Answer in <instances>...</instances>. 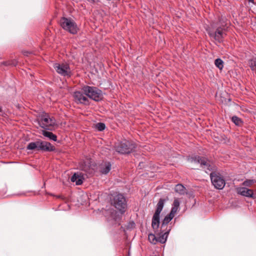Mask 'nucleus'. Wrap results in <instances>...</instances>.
Returning a JSON list of instances; mask_svg holds the SVG:
<instances>
[{
    "label": "nucleus",
    "mask_w": 256,
    "mask_h": 256,
    "mask_svg": "<svg viewBox=\"0 0 256 256\" xmlns=\"http://www.w3.org/2000/svg\"><path fill=\"white\" fill-rule=\"evenodd\" d=\"M193 160L195 162L200 164L201 167L206 173L212 172L210 174V179L212 183L215 188L218 190H222L224 188L226 184L225 180L220 174L214 172L216 167L212 162L200 156L195 158L194 159L193 158Z\"/></svg>",
    "instance_id": "nucleus-1"
},
{
    "label": "nucleus",
    "mask_w": 256,
    "mask_h": 256,
    "mask_svg": "<svg viewBox=\"0 0 256 256\" xmlns=\"http://www.w3.org/2000/svg\"><path fill=\"white\" fill-rule=\"evenodd\" d=\"M82 90L87 96L95 101H99L102 98V91L96 87L84 86Z\"/></svg>",
    "instance_id": "nucleus-2"
},
{
    "label": "nucleus",
    "mask_w": 256,
    "mask_h": 256,
    "mask_svg": "<svg viewBox=\"0 0 256 256\" xmlns=\"http://www.w3.org/2000/svg\"><path fill=\"white\" fill-rule=\"evenodd\" d=\"M165 200L160 198L156 206V212L153 216L152 222V226L154 232L158 231L160 226V216L161 212L164 208Z\"/></svg>",
    "instance_id": "nucleus-3"
},
{
    "label": "nucleus",
    "mask_w": 256,
    "mask_h": 256,
    "mask_svg": "<svg viewBox=\"0 0 256 256\" xmlns=\"http://www.w3.org/2000/svg\"><path fill=\"white\" fill-rule=\"evenodd\" d=\"M38 122L40 126L48 130H52V128L56 124L55 118L48 114L42 116L38 119Z\"/></svg>",
    "instance_id": "nucleus-4"
},
{
    "label": "nucleus",
    "mask_w": 256,
    "mask_h": 256,
    "mask_svg": "<svg viewBox=\"0 0 256 256\" xmlns=\"http://www.w3.org/2000/svg\"><path fill=\"white\" fill-rule=\"evenodd\" d=\"M112 204L123 214L126 208V202L125 198L122 194H116L112 200Z\"/></svg>",
    "instance_id": "nucleus-5"
},
{
    "label": "nucleus",
    "mask_w": 256,
    "mask_h": 256,
    "mask_svg": "<svg viewBox=\"0 0 256 256\" xmlns=\"http://www.w3.org/2000/svg\"><path fill=\"white\" fill-rule=\"evenodd\" d=\"M134 148V144L126 140L118 143L115 146L116 150L122 154H129Z\"/></svg>",
    "instance_id": "nucleus-6"
},
{
    "label": "nucleus",
    "mask_w": 256,
    "mask_h": 256,
    "mask_svg": "<svg viewBox=\"0 0 256 256\" xmlns=\"http://www.w3.org/2000/svg\"><path fill=\"white\" fill-rule=\"evenodd\" d=\"M61 26L72 34L77 32L78 28L75 22L70 18H62L60 20Z\"/></svg>",
    "instance_id": "nucleus-7"
},
{
    "label": "nucleus",
    "mask_w": 256,
    "mask_h": 256,
    "mask_svg": "<svg viewBox=\"0 0 256 256\" xmlns=\"http://www.w3.org/2000/svg\"><path fill=\"white\" fill-rule=\"evenodd\" d=\"M53 66L56 72L61 76L67 77L71 76L72 71L68 64L55 63Z\"/></svg>",
    "instance_id": "nucleus-8"
},
{
    "label": "nucleus",
    "mask_w": 256,
    "mask_h": 256,
    "mask_svg": "<svg viewBox=\"0 0 256 256\" xmlns=\"http://www.w3.org/2000/svg\"><path fill=\"white\" fill-rule=\"evenodd\" d=\"M226 26V24L225 25L222 24V27H218L214 32L211 31L208 32L209 36L213 38L218 42H222L224 36H226V29L225 28Z\"/></svg>",
    "instance_id": "nucleus-9"
},
{
    "label": "nucleus",
    "mask_w": 256,
    "mask_h": 256,
    "mask_svg": "<svg viewBox=\"0 0 256 256\" xmlns=\"http://www.w3.org/2000/svg\"><path fill=\"white\" fill-rule=\"evenodd\" d=\"M74 97L75 102L77 103L86 104L88 103V100L87 96L84 95V94L80 92H76L74 94Z\"/></svg>",
    "instance_id": "nucleus-10"
},
{
    "label": "nucleus",
    "mask_w": 256,
    "mask_h": 256,
    "mask_svg": "<svg viewBox=\"0 0 256 256\" xmlns=\"http://www.w3.org/2000/svg\"><path fill=\"white\" fill-rule=\"evenodd\" d=\"M236 192L238 194L244 196L254 198V192L252 190L248 189L245 187L236 188Z\"/></svg>",
    "instance_id": "nucleus-11"
},
{
    "label": "nucleus",
    "mask_w": 256,
    "mask_h": 256,
    "mask_svg": "<svg viewBox=\"0 0 256 256\" xmlns=\"http://www.w3.org/2000/svg\"><path fill=\"white\" fill-rule=\"evenodd\" d=\"M46 152H52L55 150L54 146L46 142H40L39 150Z\"/></svg>",
    "instance_id": "nucleus-12"
},
{
    "label": "nucleus",
    "mask_w": 256,
    "mask_h": 256,
    "mask_svg": "<svg viewBox=\"0 0 256 256\" xmlns=\"http://www.w3.org/2000/svg\"><path fill=\"white\" fill-rule=\"evenodd\" d=\"M71 181L76 182V185H80L82 184L84 178L81 173H74L71 178Z\"/></svg>",
    "instance_id": "nucleus-13"
},
{
    "label": "nucleus",
    "mask_w": 256,
    "mask_h": 256,
    "mask_svg": "<svg viewBox=\"0 0 256 256\" xmlns=\"http://www.w3.org/2000/svg\"><path fill=\"white\" fill-rule=\"evenodd\" d=\"M170 230V228L166 232H164V231H162L161 232V234L158 237H157L158 242H159L161 244H164L166 241L168 236V234Z\"/></svg>",
    "instance_id": "nucleus-14"
},
{
    "label": "nucleus",
    "mask_w": 256,
    "mask_h": 256,
    "mask_svg": "<svg viewBox=\"0 0 256 256\" xmlns=\"http://www.w3.org/2000/svg\"><path fill=\"white\" fill-rule=\"evenodd\" d=\"M111 169V164L109 162L102 163L100 166V172L102 174H107Z\"/></svg>",
    "instance_id": "nucleus-15"
},
{
    "label": "nucleus",
    "mask_w": 256,
    "mask_h": 256,
    "mask_svg": "<svg viewBox=\"0 0 256 256\" xmlns=\"http://www.w3.org/2000/svg\"><path fill=\"white\" fill-rule=\"evenodd\" d=\"M180 204V203L179 200L178 198H175L172 204L171 211L170 212L171 215L175 216L176 214L179 209Z\"/></svg>",
    "instance_id": "nucleus-16"
},
{
    "label": "nucleus",
    "mask_w": 256,
    "mask_h": 256,
    "mask_svg": "<svg viewBox=\"0 0 256 256\" xmlns=\"http://www.w3.org/2000/svg\"><path fill=\"white\" fill-rule=\"evenodd\" d=\"M42 134L48 138L50 140H52L54 142L57 140V136L53 133L46 130H42Z\"/></svg>",
    "instance_id": "nucleus-17"
},
{
    "label": "nucleus",
    "mask_w": 256,
    "mask_h": 256,
    "mask_svg": "<svg viewBox=\"0 0 256 256\" xmlns=\"http://www.w3.org/2000/svg\"><path fill=\"white\" fill-rule=\"evenodd\" d=\"M40 142H32L28 144L26 148L30 150H39Z\"/></svg>",
    "instance_id": "nucleus-18"
},
{
    "label": "nucleus",
    "mask_w": 256,
    "mask_h": 256,
    "mask_svg": "<svg viewBox=\"0 0 256 256\" xmlns=\"http://www.w3.org/2000/svg\"><path fill=\"white\" fill-rule=\"evenodd\" d=\"M174 191L180 194H183L186 193V189L182 184H178L174 188Z\"/></svg>",
    "instance_id": "nucleus-19"
},
{
    "label": "nucleus",
    "mask_w": 256,
    "mask_h": 256,
    "mask_svg": "<svg viewBox=\"0 0 256 256\" xmlns=\"http://www.w3.org/2000/svg\"><path fill=\"white\" fill-rule=\"evenodd\" d=\"M174 216L171 215L170 213L166 216L163 220L161 228H162L165 226H166L174 218Z\"/></svg>",
    "instance_id": "nucleus-20"
},
{
    "label": "nucleus",
    "mask_w": 256,
    "mask_h": 256,
    "mask_svg": "<svg viewBox=\"0 0 256 256\" xmlns=\"http://www.w3.org/2000/svg\"><path fill=\"white\" fill-rule=\"evenodd\" d=\"M248 64L251 70L256 73V58L250 60Z\"/></svg>",
    "instance_id": "nucleus-21"
},
{
    "label": "nucleus",
    "mask_w": 256,
    "mask_h": 256,
    "mask_svg": "<svg viewBox=\"0 0 256 256\" xmlns=\"http://www.w3.org/2000/svg\"><path fill=\"white\" fill-rule=\"evenodd\" d=\"M216 66L220 70H222L224 67V62L220 58H217L214 61Z\"/></svg>",
    "instance_id": "nucleus-22"
},
{
    "label": "nucleus",
    "mask_w": 256,
    "mask_h": 256,
    "mask_svg": "<svg viewBox=\"0 0 256 256\" xmlns=\"http://www.w3.org/2000/svg\"><path fill=\"white\" fill-rule=\"evenodd\" d=\"M232 122L236 126H240L242 124L241 119L238 116H234L232 118Z\"/></svg>",
    "instance_id": "nucleus-23"
},
{
    "label": "nucleus",
    "mask_w": 256,
    "mask_h": 256,
    "mask_svg": "<svg viewBox=\"0 0 256 256\" xmlns=\"http://www.w3.org/2000/svg\"><path fill=\"white\" fill-rule=\"evenodd\" d=\"M148 238V240L152 244H156L158 242L157 237L154 234H150Z\"/></svg>",
    "instance_id": "nucleus-24"
},
{
    "label": "nucleus",
    "mask_w": 256,
    "mask_h": 256,
    "mask_svg": "<svg viewBox=\"0 0 256 256\" xmlns=\"http://www.w3.org/2000/svg\"><path fill=\"white\" fill-rule=\"evenodd\" d=\"M255 182L256 180H247L243 182L242 185L246 186H250Z\"/></svg>",
    "instance_id": "nucleus-25"
},
{
    "label": "nucleus",
    "mask_w": 256,
    "mask_h": 256,
    "mask_svg": "<svg viewBox=\"0 0 256 256\" xmlns=\"http://www.w3.org/2000/svg\"><path fill=\"white\" fill-rule=\"evenodd\" d=\"M96 128L99 131H102L106 128L105 124L102 122H98L96 124Z\"/></svg>",
    "instance_id": "nucleus-26"
},
{
    "label": "nucleus",
    "mask_w": 256,
    "mask_h": 256,
    "mask_svg": "<svg viewBox=\"0 0 256 256\" xmlns=\"http://www.w3.org/2000/svg\"><path fill=\"white\" fill-rule=\"evenodd\" d=\"M82 170L84 171H87L88 170V168L87 167H82Z\"/></svg>",
    "instance_id": "nucleus-27"
},
{
    "label": "nucleus",
    "mask_w": 256,
    "mask_h": 256,
    "mask_svg": "<svg viewBox=\"0 0 256 256\" xmlns=\"http://www.w3.org/2000/svg\"><path fill=\"white\" fill-rule=\"evenodd\" d=\"M249 2H251L252 3L254 2V0H248Z\"/></svg>",
    "instance_id": "nucleus-28"
},
{
    "label": "nucleus",
    "mask_w": 256,
    "mask_h": 256,
    "mask_svg": "<svg viewBox=\"0 0 256 256\" xmlns=\"http://www.w3.org/2000/svg\"><path fill=\"white\" fill-rule=\"evenodd\" d=\"M2 111V108H0V112H1Z\"/></svg>",
    "instance_id": "nucleus-29"
}]
</instances>
